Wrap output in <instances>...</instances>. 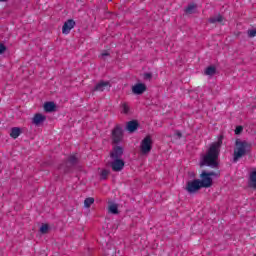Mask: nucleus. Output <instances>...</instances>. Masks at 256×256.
I'll use <instances>...</instances> for the list:
<instances>
[{
    "label": "nucleus",
    "mask_w": 256,
    "mask_h": 256,
    "mask_svg": "<svg viewBox=\"0 0 256 256\" xmlns=\"http://www.w3.org/2000/svg\"><path fill=\"white\" fill-rule=\"evenodd\" d=\"M108 211H109V213H112L113 215H117V213H119V206L115 203H110L108 205Z\"/></svg>",
    "instance_id": "dca6fc26"
},
{
    "label": "nucleus",
    "mask_w": 256,
    "mask_h": 256,
    "mask_svg": "<svg viewBox=\"0 0 256 256\" xmlns=\"http://www.w3.org/2000/svg\"><path fill=\"white\" fill-rule=\"evenodd\" d=\"M149 77H151V74H146V79H148Z\"/></svg>",
    "instance_id": "c756f323"
},
{
    "label": "nucleus",
    "mask_w": 256,
    "mask_h": 256,
    "mask_svg": "<svg viewBox=\"0 0 256 256\" xmlns=\"http://www.w3.org/2000/svg\"><path fill=\"white\" fill-rule=\"evenodd\" d=\"M248 37H256V30L255 29L248 30Z\"/></svg>",
    "instance_id": "a878e982"
},
{
    "label": "nucleus",
    "mask_w": 256,
    "mask_h": 256,
    "mask_svg": "<svg viewBox=\"0 0 256 256\" xmlns=\"http://www.w3.org/2000/svg\"><path fill=\"white\" fill-rule=\"evenodd\" d=\"M111 159H121L123 157V148L120 146H116L111 154H110Z\"/></svg>",
    "instance_id": "9b49d317"
},
{
    "label": "nucleus",
    "mask_w": 256,
    "mask_h": 256,
    "mask_svg": "<svg viewBox=\"0 0 256 256\" xmlns=\"http://www.w3.org/2000/svg\"><path fill=\"white\" fill-rule=\"evenodd\" d=\"M215 73H217V69L215 68V66H209L205 70V75H208L209 77H213Z\"/></svg>",
    "instance_id": "6ab92c4d"
},
{
    "label": "nucleus",
    "mask_w": 256,
    "mask_h": 256,
    "mask_svg": "<svg viewBox=\"0 0 256 256\" xmlns=\"http://www.w3.org/2000/svg\"><path fill=\"white\" fill-rule=\"evenodd\" d=\"M197 9V6H195L194 4H190L188 5V7L186 8L185 12L188 15H193V13H195V10Z\"/></svg>",
    "instance_id": "412c9836"
},
{
    "label": "nucleus",
    "mask_w": 256,
    "mask_h": 256,
    "mask_svg": "<svg viewBox=\"0 0 256 256\" xmlns=\"http://www.w3.org/2000/svg\"><path fill=\"white\" fill-rule=\"evenodd\" d=\"M6 49H7V48L5 47V45L0 44V55L3 54V53H5Z\"/></svg>",
    "instance_id": "cd10ccee"
},
{
    "label": "nucleus",
    "mask_w": 256,
    "mask_h": 256,
    "mask_svg": "<svg viewBox=\"0 0 256 256\" xmlns=\"http://www.w3.org/2000/svg\"><path fill=\"white\" fill-rule=\"evenodd\" d=\"M19 135H21V128L14 127L11 129L10 137H12V139H17V137H19Z\"/></svg>",
    "instance_id": "f3484780"
},
{
    "label": "nucleus",
    "mask_w": 256,
    "mask_h": 256,
    "mask_svg": "<svg viewBox=\"0 0 256 256\" xmlns=\"http://www.w3.org/2000/svg\"><path fill=\"white\" fill-rule=\"evenodd\" d=\"M249 151H251V143L245 140L236 139L233 154L234 163H237L239 159H243Z\"/></svg>",
    "instance_id": "f03ea898"
},
{
    "label": "nucleus",
    "mask_w": 256,
    "mask_h": 256,
    "mask_svg": "<svg viewBox=\"0 0 256 256\" xmlns=\"http://www.w3.org/2000/svg\"><path fill=\"white\" fill-rule=\"evenodd\" d=\"M240 133H243V126H237L235 129L236 135H240Z\"/></svg>",
    "instance_id": "393cba45"
},
{
    "label": "nucleus",
    "mask_w": 256,
    "mask_h": 256,
    "mask_svg": "<svg viewBox=\"0 0 256 256\" xmlns=\"http://www.w3.org/2000/svg\"><path fill=\"white\" fill-rule=\"evenodd\" d=\"M221 145H223V137L220 136L218 141L211 144L208 149L206 155L202 156L200 165H207L208 167H217V159H219V151L221 149Z\"/></svg>",
    "instance_id": "f257e3e1"
},
{
    "label": "nucleus",
    "mask_w": 256,
    "mask_h": 256,
    "mask_svg": "<svg viewBox=\"0 0 256 256\" xmlns=\"http://www.w3.org/2000/svg\"><path fill=\"white\" fill-rule=\"evenodd\" d=\"M103 56L107 55V54H102Z\"/></svg>",
    "instance_id": "2f4dec72"
},
{
    "label": "nucleus",
    "mask_w": 256,
    "mask_h": 256,
    "mask_svg": "<svg viewBox=\"0 0 256 256\" xmlns=\"http://www.w3.org/2000/svg\"><path fill=\"white\" fill-rule=\"evenodd\" d=\"M75 27V22L73 19L67 20L63 27H62V33L63 35H69L71 33V29Z\"/></svg>",
    "instance_id": "6e6552de"
},
{
    "label": "nucleus",
    "mask_w": 256,
    "mask_h": 256,
    "mask_svg": "<svg viewBox=\"0 0 256 256\" xmlns=\"http://www.w3.org/2000/svg\"><path fill=\"white\" fill-rule=\"evenodd\" d=\"M2 1H7V0H0V2H2Z\"/></svg>",
    "instance_id": "7c9ffc66"
},
{
    "label": "nucleus",
    "mask_w": 256,
    "mask_h": 256,
    "mask_svg": "<svg viewBox=\"0 0 256 256\" xmlns=\"http://www.w3.org/2000/svg\"><path fill=\"white\" fill-rule=\"evenodd\" d=\"M177 137H181V132H176Z\"/></svg>",
    "instance_id": "c85d7f7f"
},
{
    "label": "nucleus",
    "mask_w": 256,
    "mask_h": 256,
    "mask_svg": "<svg viewBox=\"0 0 256 256\" xmlns=\"http://www.w3.org/2000/svg\"><path fill=\"white\" fill-rule=\"evenodd\" d=\"M213 177H219V173L203 171L200 174V185L202 186V189H209V187L213 185Z\"/></svg>",
    "instance_id": "7ed1b4c3"
},
{
    "label": "nucleus",
    "mask_w": 256,
    "mask_h": 256,
    "mask_svg": "<svg viewBox=\"0 0 256 256\" xmlns=\"http://www.w3.org/2000/svg\"><path fill=\"white\" fill-rule=\"evenodd\" d=\"M55 104L53 102H46L44 104V110L47 112V113H52V111H55Z\"/></svg>",
    "instance_id": "a211bd4d"
},
{
    "label": "nucleus",
    "mask_w": 256,
    "mask_h": 256,
    "mask_svg": "<svg viewBox=\"0 0 256 256\" xmlns=\"http://www.w3.org/2000/svg\"><path fill=\"white\" fill-rule=\"evenodd\" d=\"M47 118L45 117V115L43 114H35L33 119H32V123L36 126L41 125V123H43Z\"/></svg>",
    "instance_id": "f8f14e48"
},
{
    "label": "nucleus",
    "mask_w": 256,
    "mask_h": 256,
    "mask_svg": "<svg viewBox=\"0 0 256 256\" xmlns=\"http://www.w3.org/2000/svg\"><path fill=\"white\" fill-rule=\"evenodd\" d=\"M199 189H203V186H201V180L199 179L189 180L186 183L185 190L190 194L197 193Z\"/></svg>",
    "instance_id": "39448f33"
},
{
    "label": "nucleus",
    "mask_w": 256,
    "mask_h": 256,
    "mask_svg": "<svg viewBox=\"0 0 256 256\" xmlns=\"http://www.w3.org/2000/svg\"><path fill=\"white\" fill-rule=\"evenodd\" d=\"M221 21H223V16L221 15L210 18V23H221Z\"/></svg>",
    "instance_id": "4be33fe9"
},
{
    "label": "nucleus",
    "mask_w": 256,
    "mask_h": 256,
    "mask_svg": "<svg viewBox=\"0 0 256 256\" xmlns=\"http://www.w3.org/2000/svg\"><path fill=\"white\" fill-rule=\"evenodd\" d=\"M77 162V156L72 155L69 157V163H76Z\"/></svg>",
    "instance_id": "bb28decb"
},
{
    "label": "nucleus",
    "mask_w": 256,
    "mask_h": 256,
    "mask_svg": "<svg viewBox=\"0 0 256 256\" xmlns=\"http://www.w3.org/2000/svg\"><path fill=\"white\" fill-rule=\"evenodd\" d=\"M151 149H153V139H151V136H146L140 144V153L142 155H149Z\"/></svg>",
    "instance_id": "20e7f679"
},
{
    "label": "nucleus",
    "mask_w": 256,
    "mask_h": 256,
    "mask_svg": "<svg viewBox=\"0 0 256 256\" xmlns=\"http://www.w3.org/2000/svg\"><path fill=\"white\" fill-rule=\"evenodd\" d=\"M100 175L103 179H107V176L109 175L108 170H101Z\"/></svg>",
    "instance_id": "b1692460"
},
{
    "label": "nucleus",
    "mask_w": 256,
    "mask_h": 256,
    "mask_svg": "<svg viewBox=\"0 0 256 256\" xmlns=\"http://www.w3.org/2000/svg\"><path fill=\"white\" fill-rule=\"evenodd\" d=\"M249 187H251L252 189H256V170L250 172Z\"/></svg>",
    "instance_id": "4468645a"
},
{
    "label": "nucleus",
    "mask_w": 256,
    "mask_h": 256,
    "mask_svg": "<svg viewBox=\"0 0 256 256\" xmlns=\"http://www.w3.org/2000/svg\"><path fill=\"white\" fill-rule=\"evenodd\" d=\"M138 127H139V123L135 120L128 122L126 125V129L127 131H129V133H135Z\"/></svg>",
    "instance_id": "ddd939ff"
},
{
    "label": "nucleus",
    "mask_w": 256,
    "mask_h": 256,
    "mask_svg": "<svg viewBox=\"0 0 256 256\" xmlns=\"http://www.w3.org/2000/svg\"><path fill=\"white\" fill-rule=\"evenodd\" d=\"M110 167L112 171L119 173V171H123L125 168V161L123 159H112L110 162Z\"/></svg>",
    "instance_id": "423d86ee"
},
{
    "label": "nucleus",
    "mask_w": 256,
    "mask_h": 256,
    "mask_svg": "<svg viewBox=\"0 0 256 256\" xmlns=\"http://www.w3.org/2000/svg\"><path fill=\"white\" fill-rule=\"evenodd\" d=\"M93 203H95V199L94 198H92V197L86 198L84 200V207L89 209V207H91L93 205Z\"/></svg>",
    "instance_id": "aec40b11"
},
{
    "label": "nucleus",
    "mask_w": 256,
    "mask_h": 256,
    "mask_svg": "<svg viewBox=\"0 0 256 256\" xmlns=\"http://www.w3.org/2000/svg\"><path fill=\"white\" fill-rule=\"evenodd\" d=\"M121 139H123V128L116 126L112 131L113 143H120Z\"/></svg>",
    "instance_id": "0eeeda50"
},
{
    "label": "nucleus",
    "mask_w": 256,
    "mask_h": 256,
    "mask_svg": "<svg viewBox=\"0 0 256 256\" xmlns=\"http://www.w3.org/2000/svg\"><path fill=\"white\" fill-rule=\"evenodd\" d=\"M40 233H42L43 235L49 233V225L43 224V225L40 227Z\"/></svg>",
    "instance_id": "5701e85b"
},
{
    "label": "nucleus",
    "mask_w": 256,
    "mask_h": 256,
    "mask_svg": "<svg viewBox=\"0 0 256 256\" xmlns=\"http://www.w3.org/2000/svg\"><path fill=\"white\" fill-rule=\"evenodd\" d=\"M145 91H147V86L143 83H138L132 86V93H134V95H143Z\"/></svg>",
    "instance_id": "9d476101"
},
{
    "label": "nucleus",
    "mask_w": 256,
    "mask_h": 256,
    "mask_svg": "<svg viewBox=\"0 0 256 256\" xmlns=\"http://www.w3.org/2000/svg\"><path fill=\"white\" fill-rule=\"evenodd\" d=\"M111 89V83H109V81H100L95 88L93 89V91H109Z\"/></svg>",
    "instance_id": "1a4fd4ad"
},
{
    "label": "nucleus",
    "mask_w": 256,
    "mask_h": 256,
    "mask_svg": "<svg viewBox=\"0 0 256 256\" xmlns=\"http://www.w3.org/2000/svg\"><path fill=\"white\" fill-rule=\"evenodd\" d=\"M120 111L123 115H129V113H131V107H129V104H127L126 102H123L120 105Z\"/></svg>",
    "instance_id": "2eb2a0df"
}]
</instances>
